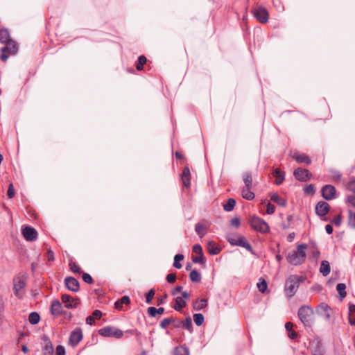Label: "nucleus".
Here are the masks:
<instances>
[{"label": "nucleus", "instance_id": "obj_1", "mask_svg": "<svg viewBox=\"0 0 355 355\" xmlns=\"http://www.w3.org/2000/svg\"><path fill=\"white\" fill-rule=\"evenodd\" d=\"M307 248V245L301 243L298 245L295 250L291 251L286 256V261L288 263L293 266H299L302 264L306 259V253L305 250Z\"/></svg>", "mask_w": 355, "mask_h": 355}, {"label": "nucleus", "instance_id": "obj_2", "mask_svg": "<svg viewBox=\"0 0 355 355\" xmlns=\"http://www.w3.org/2000/svg\"><path fill=\"white\" fill-rule=\"evenodd\" d=\"M305 277L302 275H291L286 279L284 291L288 298H291L296 293L300 284L304 282Z\"/></svg>", "mask_w": 355, "mask_h": 355}, {"label": "nucleus", "instance_id": "obj_3", "mask_svg": "<svg viewBox=\"0 0 355 355\" xmlns=\"http://www.w3.org/2000/svg\"><path fill=\"white\" fill-rule=\"evenodd\" d=\"M297 316L305 327L311 328L315 322L314 311L310 306H301L298 309Z\"/></svg>", "mask_w": 355, "mask_h": 355}, {"label": "nucleus", "instance_id": "obj_4", "mask_svg": "<svg viewBox=\"0 0 355 355\" xmlns=\"http://www.w3.org/2000/svg\"><path fill=\"white\" fill-rule=\"evenodd\" d=\"M248 223L252 229L261 234H266L270 231L268 224L263 218L259 216H252L249 219Z\"/></svg>", "mask_w": 355, "mask_h": 355}, {"label": "nucleus", "instance_id": "obj_5", "mask_svg": "<svg viewBox=\"0 0 355 355\" xmlns=\"http://www.w3.org/2000/svg\"><path fill=\"white\" fill-rule=\"evenodd\" d=\"M3 44L6 45L1 49L2 53L0 55V59L2 62H6L9 55H15L17 52L18 47L17 43L12 39L5 42Z\"/></svg>", "mask_w": 355, "mask_h": 355}, {"label": "nucleus", "instance_id": "obj_6", "mask_svg": "<svg viewBox=\"0 0 355 355\" xmlns=\"http://www.w3.org/2000/svg\"><path fill=\"white\" fill-rule=\"evenodd\" d=\"M98 334L103 337H114L116 338H121L123 332L122 330L111 326H106L98 331Z\"/></svg>", "mask_w": 355, "mask_h": 355}, {"label": "nucleus", "instance_id": "obj_7", "mask_svg": "<svg viewBox=\"0 0 355 355\" xmlns=\"http://www.w3.org/2000/svg\"><path fill=\"white\" fill-rule=\"evenodd\" d=\"M254 17L261 24H266L269 19V12L263 6H257L252 9Z\"/></svg>", "mask_w": 355, "mask_h": 355}, {"label": "nucleus", "instance_id": "obj_8", "mask_svg": "<svg viewBox=\"0 0 355 355\" xmlns=\"http://www.w3.org/2000/svg\"><path fill=\"white\" fill-rule=\"evenodd\" d=\"M310 351L312 355H324L325 349L320 338H316L310 342Z\"/></svg>", "mask_w": 355, "mask_h": 355}, {"label": "nucleus", "instance_id": "obj_9", "mask_svg": "<svg viewBox=\"0 0 355 355\" xmlns=\"http://www.w3.org/2000/svg\"><path fill=\"white\" fill-rule=\"evenodd\" d=\"M83 334L80 327H76L72 331L69 338V345L71 347H76L83 339Z\"/></svg>", "mask_w": 355, "mask_h": 355}, {"label": "nucleus", "instance_id": "obj_10", "mask_svg": "<svg viewBox=\"0 0 355 355\" xmlns=\"http://www.w3.org/2000/svg\"><path fill=\"white\" fill-rule=\"evenodd\" d=\"M61 300L64 304V307L68 309H75L80 304L79 298H74L68 294L62 295Z\"/></svg>", "mask_w": 355, "mask_h": 355}, {"label": "nucleus", "instance_id": "obj_11", "mask_svg": "<svg viewBox=\"0 0 355 355\" xmlns=\"http://www.w3.org/2000/svg\"><path fill=\"white\" fill-rule=\"evenodd\" d=\"M293 175L297 180L304 182L310 179V178L312 176V173L308 169L298 167L295 169Z\"/></svg>", "mask_w": 355, "mask_h": 355}, {"label": "nucleus", "instance_id": "obj_12", "mask_svg": "<svg viewBox=\"0 0 355 355\" xmlns=\"http://www.w3.org/2000/svg\"><path fill=\"white\" fill-rule=\"evenodd\" d=\"M336 189L331 184H326L321 189V196L326 200H331L336 198Z\"/></svg>", "mask_w": 355, "mask_h": 355}, {"label": "nucleus", "instance_id": "obj_13", "mask_svg": "<svg viewBox=\"0 0 355 355\" xmlns=\"http://www.w3.org/2000/svg\"><path fill=\"white\" fill-rule=\"evenodd\" d=\"M331 308L326 303L322 302L315 308L318 315L324 318L325 320H329L331 318L330 311Z\"/></svg>", "mask_w": 355, "mask_h": 355}, {"label": "nucleus", "instance_id": "obj_14", "mask_svg": "<svg viewBox=\"0 0 355 355\" xmlns=\"http://www.w3.org/2000/svg\"><path fill=\"white\" fill-rule=\"evenodd\" d=\"M21 233L27 241H33L37 239V230L31 226H26L24 228H22Z\"/></svg>", "mask_w": 355, "mask_h": 355}, {"label": "nucleus", "instance_id": "obj_15", "mask_svg": "<svg viewBox=\"0 0 355 355\" xmlns=\"http://www.w3.org/2000/svg\"><path fill=\"white\" fill-rule=\"evenodd\" d=\"M330 208V205L327 202L319 201L315 207V211L318 216L322 217L329 213Z\"/></svg>", "mask_w": 355, "mask_h": 355}, {"label": "nucleus", "instance_id": "obj_16", "mask_svg": "<svg viewBox=\"0 0 355 355\" xmlns=\"http://www.w3.org/2000/svg\"><path fill=\"white\" fill-rule=\"evenodd\" d=\"M64 285L66 288L73 293H76L80 289L79 282L73 277H67L64 279Z\"/></svg>", "mask_w": 355, "mask_h": 355}, {"label": "nucleus", "instance_id": "obj_17", "mask_svg": "<svg viewBox=\"0 0 355 355\" xmlns=\"http://www.w3.org/2000/svg\"><path fill=\"white\" fill-rule=\"evenodd\" d=\"M42 340L44 342V346L42 347V352L44 355H53V344L49 338V337L46 335H44L42 337Z\"/></svg>", "mask_w": 355, "mask_h": 355}, {"label": "nucleus", "instance_id": "obj_18", "mask_svg": "<svg viewBox=\"0 0 355 355\" xmlns=\"http://www.w3.org/2000/svg\"><path fill=\"white\" fill-rule=\"evenodd\" d=\"M181 181L184 187L189 188L191 186V172L188 166L184 167L181 174Z\"/></svg>", "mask_w": 355, "mask_h": 355}, {"label": "nucleus", "instance_id": "obj_19", "mask_svg": "<svg viewBox=\"0 0 355 355\" xmlns=\"http://www.w3.org/2000/svg\"><path fill=\"white\" fill-rule=\"evenodd\" d=\"M235 246H240L245 248L248 252L254 254V250L250 243L246 240L245 237L239 235L237 238L236 243H234Z\"/></svg>", "mask_w": 355, "mask_h": 355}, {"label": "nucleus", "instance_id": "obj_20", "mask_svg": "<svg viewBox=\"0 0 355 355\" xmlns=\"http://www.w3.org/2000/svg\"><path fill=\"white\" fill-rule=\"evenodd\" d=\"M62 310V304L58 300H54L51 302V313L53 315L58 316L64 314Z\"/></svg>", "mask_w": 355, "mask_h": 355}, {"label": "nucleus", "instance_id": "obj_21", "mask_svg": "<svg viewBox=\"0 0 355 355\" xmlns=\"http://www.w3.org/2000/svg\"><path fill=\"white\" fill-rule=\"evenodd\" d=\"M207 251L211 255H216L218 254L222 248L218 244H216L214 241H209L207 243Z\"/></svg>", "mask_w": 355, "mask_h": 355}, {"label": "nucleus", "instance_id": "obj_22", "mask_svg": "<svg viewBox=\"0 0 355 355\" xmlns=\"http://www.w3.org/2000/svg\"><path fill=\"white\" fill-rule=\"evenodd\" d=\"M26 286V282L24 279H20L17 282L14 284V293L15 296L19 298L22 297V295L20 293V291L23 290Z\"/></svg>", "mask_w": 355, "mask_h": 355}, {"label": "nucleus", "instance_id": "obj_23", "mask_svg": "<svg viewBox=\"0 0 355 355\" xmlns=\"http://www.w3.org/2000/svg\"><path fill=\"white\" fill-rule=\"evenodd\" d=\"M130 303V298L128 295H123L114 302V308L116 310H123V305H128Z\"/></svg>", "mask_w": 355, "mask_h": 355}, {"label": "nucleus", "instance_id": "obj_24", "mask_svg": "<svg viewBox=\"0 0 355 355\" xmlns=\"http://www.w3.org/2000/svg\"><path fill=\"white\" fill-rule=\"evenodd\" d=\"M272 175L275 178V184L280 185L285 179V173L279 168H276L272 171Z\"/></svg>", "mask_w": 355, "mask_h": 355}, {"label": "nucleus", "instance_id": "obj_25", "mask_svg": "<svg viewBox=\"0 0 355 355\" xmlns=\"http://www.w3.org/2000/svg\"><path fill=\"white\" fill-rule=\"evenodd\" d=\"M208 306V300L207 299H198L193 302V309L196 311H200Z\"/></svg>", "mask_w": 355, "mask_h": 355}, {"label": "nucleus", "instance_id": "obj_26", "mask_svg": "<svg viewBox=\"0 0 355 355\" xmlns=\"http://www.w3.org/2000/svg\"><path fill=\"white\" fill-rule=\"evenodd\" d=\"M164 313V308H156L155 306H150L147 309V314L150 318H156L157 315H162Z\"/></svg>", "mask_w": 355, "mask_h": 355}, {"label": "nucleus", "instance_id": "obj_27", "mask_svg": "<svg viewBox=\"0 0 355 355\" xmlns=\"http://www.w3.org/2000/svg\"><path fill=\"white\" fill-rule=\"evenodd\" d=\"M293 324L291 322H287L285 324V329L288 332V336L291 340H295L298 337V334L293 330Z\"/></svg>", "mask_w": 355, "mask_h": 355}, {"label": "nucleus", "instance_id": "obj_28", "mask_svg": "<svg viewBox=\"0 0 355 355\" xmlns=\"http://www.w3.org/2000/svg\"><path fill=\"white\" fill-rule=\"evenodd\" d=\"M270 200L277 203L278 205L285 207L287 204L286 199L280 197L277 193H272L270 194Z\"/></svg>", "mask_w": 355, "mask_h": 355}, {"label": "nucleus", "instance_id": "obj_29", "mask_svg": "<svg viewBox=\"0 0 355 355\" xmlns=\"http://www.w3.org/2000/svg\"><path fill=\"white\" fill-rule=\"evenodd\" d=\"M294 158L298 164L304 163L306 165H309L311 163V158L304 153L295 155Z\"/></svg>", "mask_w": 355, "mask_h": 355}, {"label": "nucleus", "instance_id": "obj_30", "mask_svg": "<svg viewBox=\"0 0 355 355\" xmlns=\"http://www.w3.org/2000/svg\"><path fill=\"white\" fill-rule=\"evenodd\" d=\"M331 271V267L329 262L327 260H323L321 261L320 267V272L322 274L323 276H327Z\"/></svg>", "mask_w": 355, "mask_h": 355}, {"label": "nucleus", "instance_id": "obj_31", "mask_svg": "<svg viewBox=\"0 0 355 355\" xmlns=\"http://www.w3.org/2000/svg\"><path fill=\"white\" fill-rule=\"evenodd\" d=\"M186 305L187 302L182 299V297H177L175 299V304L173 306V308L177 311H181Z\"/></svg>", "mask_w": 355, "mask_h": 355}, {"label": "nucleus", "instance_id": "obj_32", "mask_svg": "<svg viewBox=\"0 0 355 355\" xmlns=\"http://www.w3.org/2000/svg\"><path fill=\"white\" fill-rule=\"evenodd\" d=\"M243 180L245 185V187L252 188V176L250 171L245 172L243 174Z\"/></svg>", "mask_w": 355, "mask_h": 355}, {"label": "nucleus", "instance_id": "obj_33", "mask_svg": "<svg viewBox=\"0 0 355 355\" xmlns=\"http://www.w3.org/2000/svg\"><path fill=\"white\" fill-rule=\"evenodd\" d=\"M346 285L344 283H338L336 285V290L339 294L340 300L342 301L347 295V293L345 291Z\"/></svg>", "mask_w": 355, "mask_h": 355}, {"label": "nucleus", "instance_id": "obj_34", "mask_svg": "<svg viewBox=\"0 0 355 355\" xmlns=\"http://www.w3.org/2000/svg\"><path fill=\"white\" fill-rule=\"evenodd\" d=\"M174 355H189V350L185 345H179L174 349Z\"/></svg>", "mask_w": 355, "mask_h": 355}, {"label": "nucleus", "instance_id": "obj_35", "mask_svg": "<svg viewBox=\"0 0 355 355\" xmlns=\"http://www.w3.org/2000/svg\"><path fill=\"white\" fill-rule=\"evenodd\" d=\"M207 229V226L201 223H198L195 225V232L200 237L205 235Z\"/></svg>", "mask_w": 355, "mask_h": 355}, {"label": "nucleus", "instance_id": "obj_36", "mask_svg": "<svg viewBox=\"0 0 355 355\" xmlns=\"http://www.w3.org/2000/svg\"><path fill=\"white\" fill-rule=\"evenodd\" d=\"M190 280L193 282H200L202 277L200 272L196 269H193L190 272L189 274Z\"/></svg>", "mask_w": 355, "mask_h": 355}, {"label": "nucleus", "instance_id": "obj_37", "mask_svg": "<svg viewBox=\"0 0 355 355\" xmlns=\"http://www.w3.org/2000/svg\"><path fill=\"white\" fill-rule=\"evenodd\" d=\"M182 328L187 329L189 333H192L193 331L192 320L190 316L185 318L184 321H182Z\"/></svg>", "mask_w": 355, "mask_h": 355}, {"label": "nucleus", "instance_id": "obj_38", "mask_svg": "<svg viewBox=\"0 0 355 355\" xmlns=\"http://www.w3.org/2000/svg\"><path fill=\"white\" fill-rule=\"evenodd\" d=\"M251 188L245 187L242 189V197L248 200H252L254 198V193L250 191Z\"/></svg>", "mask_w": 355, "mask_h": 355}, {"label": "nucleus", "instance_id": "obj_39", "mask_svg": "<svg viewBox=\"0 0 355 355\" xmlns=\"http://www.w3.org/2000/svg\"><path fill=\"white\" fill-rule=\"evenodd\" d=\"M147 62V58L145 55H141L138 57L137 61L136 62V69L137 71H141L144 68V65Z\"/></svg>", "mask_w": 355, "mask_h": 355}, {"label": "nucleus", "instance_id": "obj_40", "mask_svg": "<svg viewBox=\"0 0 355 355\" xmlns=\"http://www.w3.org/2000/svg\"><path fill=\"white\" fill-rule=\"evenodd\" d=\"M10 35L8 30L7 28H1L0 29V42L4 43L8 40H10Z\"/></svg>", "mask_w": 355, "mask_h": 355}, {"label": "nucleus", "instance_id": "obj_41", "mask_svg": "<svg viewBox=\"0 0 355 355\" xmlns=\"http://www.w3.org/2000/svg\"><path fill=\"white\" fill-rule=\"evenodd\" d=\"M235 205H236L235 199L230 198L227 200L226 203L223 205V209L225 211L229 212L234 209Z\"/></svg>", "mask_w": 355, "mask_h": 355}, {"label": "nucleus", "instance_id": "obj_42", "mask_svg": "<svg viewBox=\"0 0 355 355\" xmlns=\"http://www.w3.org/2000/svg\"><path fill=\"white\" fill-rule=\"evenodd\" d=\"M173 322H175V318L173 316L164 318L159 323V327L162 329H166L167 327Z\"/></svg>", "mask_w": 355, "mask_h": 355}, {"label": "nucleus", "instance_id": "obj_43", "mask_svg": "<svg viewBox=\"0 0 355 355\" xmlns=\"http://www.w3.org/2000/svg\"><path fill=\"white\" fill-rule=\"evenodd\" d=\"M40 320V315L37 312H31L28 315V321L31 324H37Z\"/></svg>", "mask_w": 355, "mask_h": 355}, {"label": "nucleus", "instance_id": "obj_44", "mask_svg": "<svg viewBox=\"0 0 355 355\" xmlns=\"http://www.w3.org/2000/svg\"><path fill=\"white\" fill-rule=\"evenodd\" d=\"M184 257L182 254H177L174 257V262L173 267L178 269H180L182 267V265L180 263V261L184 259Z\"/></svg>", "mask_w": 355, "mask_h": 355}, {"label": "nucleus", "instance_id": "obj_45", "mask_svg": "<svg viewBox=\"0 0 355 355\" xmlns=\"http://www.w3.org/2000/svg\"><path fill=\"white\" fill-rule=\"evenodd\" d=\"M257 288L259 292L264 293L268 288V284L266 281L263 278H260L257 283Z\"/></svg>", "mask_w": 355, "mask_h": 355}, {"label": "nucleus", "instance_id": "obj_46", "mask_svg": "<svg viewBox=\"0 0 355 355\" xmlns=\"http://www.w3.org/2000/svg\"><path fill=\"white\" fill-rule=\"evenodd\" d=\"M193 321L197 326H201L204 322L205 318L202 313H194L193 315Z\"/></svg>", "mask_w": 355, "mask_h": 355}, {"label": "nucleus", "instance_id": "obj_47", "mask_svg": "<svg viewBox=\"0 0 355 355\" xmlns=\"http://www.w3.org/2000/svg\"><path fill=\"white\" fill-rule=\"evenodd\" d=\"M239 235L236 234L229 233L225 235V239L232 246H235L234 243H236L237 238Z\"/></svg>", "mask_w": 355, "mask_h": 355}, {"label": "nucleus", "instance_id": "obj_48", "mask_svg": "<svg viewBox=\"0 0 355 355\" xmlns=\"http://www.w3.org/2000/svg\"><path fill=\"white\" fill-rule=\"evenodd\" d=\"M155 294V290L154 288L150 289L146 294H145V302L146 304H151L152 300L154 298Z\"/></svg>", "mask_w": 355, "mask_h": 355}, {"label": "nucleus", "instance_id": "obj_49", "mask_svg": "<svg viewBox=\"0 0 355 355\" xmlns=\"http://www.w3.org/2000/svg\"><path fill=\"white\" fill-rule=\"evenodd\" d=\"M191 260L195 263H200L201 265H205L206 263V259L204 257V254H198V256H192Z\"/></svg>", "mask_w": 355, "mask_h": 355}, {"label": "nucleus", "instance_id": "obj_50", "mask_svg": "<svg viewBox=\"0 0 355 355\" xmlns=\"http://www.w3.org/2000/svg\"><path fill=\"white\" fill-rule=\"evenodd\" d=\"M69 268H70V270L73 272V273H81L82 272V270L80 269V268L79 267V266L76 263V262H73V261H71L69 262Z\"/></svg>", "mask_w": 355, "mask_h": 355}, {"label": "nucleus", "instance_id": "obj_51", "mask_svg": "<svg viewBox=\"0 0 355 355\" xmlns=\"http://www.w3.org/2000/svg\"><path fill=\"white\" fill-rule=\"evenodd\" d=\"M304 191L306 194L313 195L315 193V189L314 185L312 184H310L306 186L304 188Z\"/></svg>", "mask_w": 355, "mask_h": 355}, {"label": "nucleus", "instance_id": "obj_52", "mask_svg": "<svg viewBox=\"0 0 355 355\" xmlns=\"http://www.w3.org/2000/svg\"><path fill=\"white\" fill-rule=\"evenodd\" d=\"M82 278L83 280L87 284H91L94 282L92 277L89 273L83 272Z\"/></svg>", "mask_w": 355, "mask_h": 355}, {"label": "nucleus", "instance_id": "obj_53", "mask_svg": "<svg viewBox=\"0 0 355 355\" xmlns=\"http://www.w3.org/2000/svg\"><path fill=\"white\" fill-rule=\"evenodd\" d=\"M15 189L12 183L9 184L8 191H7V196L8 198H12L15 196Z\"/></svg>", "mask_w": 355, "mask_h": 355}, {"label": "nucleus", "instance_id": "obj_54", "mask_svg": "<svg viewBox=\"0 0 355 355\" xmlns=\"http://www.w3.org/2000/svg\"><path fill=\"white\" fill-rule=\"evenodd\" d=\"M331 223H334L336 227H339L342 223V216L341 214H338L336 216L331 220Z\"/></svg>", "mask_w": 355, "mask_h": 355}, {"label": "nucleus", "instance_id": "obj_55", "mask_svg": "<svg viewBox=\"0 0 355 355\" xmlns=\"http://www.w3.org/2000/svg\"><path fill=\"white\" fill-rule=\"evenodd\" d=\"M346 188L348 191L355 193V180L349 181L346 185Z\"/></svg>", "mask_w": 355, "mask_h": 355}, {"label": "nucleus", "instance_id": "obj_56", "mask_svg": "<svg viewBox=\"0 0 355 355\" xmlns=\"http://www.w3.org/2000/svg\"><path fill=\"white\" fill-rule=\"evenodd\" d=\"M167 297H168V294L166 293L164 295H162V296L157 297V305L159 306V305L164 304L165 303V300Z\"/></svg>", "mask_w": 355, "mask_h": 355}, {"label": "nucleus", "instance_id": "obj_57", "mask_svg": "<svg viewBox=\"0 0 355 355\" xmlns=\"http://www.w3.org/2000/svg\"><path fill=\"white\" fill-rule=\"evenodd\" d=\"M192 250L194 253L198 254H203L202 248L200 244H195L192 247Z\"/></svg>", "mask_w": 355, "mask_h": 355}, {"label": "nucleus", "instance_id": "obj_58", "mask_svg": "<svg viewBox=\"0 0 355 355\" xmlns=\"http://www.w3.org/2000/svg\"><path fill=\"white\" fill-rule=\"evenodd\" d=\"M65 354H66V352H65V348L64 346L59 345L56 347V349H55L56 355H65Z\"/></svg>", "mask_w": 355, "mask_h": 355}, {"label": "nucleus", "instance_id": "obj_59", "mask_svg": "<svg viewBox=\"0 0 355 355\" xmlns=\"http://www.w3.org/2000/svg\"><path fill=\"white\" fill-rule=\"evenodd\" d=\"M166 279L169 284H173L176 280V275L175 273H169L166 275Z\"/></svg>", "mask_w": 355, "mask_h": 355}, {"label": "nucleus", "instance_id": "obj_60", "mask_svg": "<svg viewBox=\"0 0 355 355\" xmlns=\"http://www.w3.org/2000/svg\"><path fill=\"white\" fill-rule=\"evenodd\" d=\"M275 206L272 203L268 202L266 205V213L268 214H272L275 212Z\"/></svg>", "mask_w": 355, "mask_h": 355}, {"label": "nucleus", "instance_id": "obj_61", "mask_svg": "<svg viewBox=\"0 0 355 355\" xmlns=\"http://www.w3.org/2000/svg\"><path fill=\"white\" fill-rule=\"evenodd\" d=\"M231 225L236 228H238L241 225V220L238 217L233 218L231 220Z\"/></svg>", "mask_w": 355, "mask_h": 355}, {"label": "nucleus", "instance_id": "obj_62", "mask_svg": "<svg viewBox=\"0 0 355 355\" xmlns=\"http://www.w3.org/2000/svg\"><path fill=\"white\" fill-rule=\"evenodd\" d=\"M102 312L100 310L96 309L93 311L92 316L94 317V319L99 320L102 317Z\"/></svg>", "mask_w": 355, "mask_h": 355}, {"label": "nucleus", "instance_id": "obj_63", "mask_svg": "<svg viewBox=\"0 0 355 355\" xmlns=\"http://www.w3.org/2000/svg\"><path fill=\"white\" fill-rule=\"evenodd\" d=\"M46 256H47L48 261H54V259H55L54 252L51 250V249L48 250V251L46 252Z\"/></svg>", "mask_w": 355, "mask_h": 355}, {"label": "nucleus", "instance_id": "obj_64", "mask_svg": "<svg viewBox=\"0 0 355 355\" xmlns=\"http://www.w3.org/2000/svg\"><path fill=\"white\" fill-rule=\"evenodd\" d=\"M347 202L355 207V196L350 195L347 196Z\"/></svg>", "mask_w": 355, "mask_h": 355}]
</instances>
